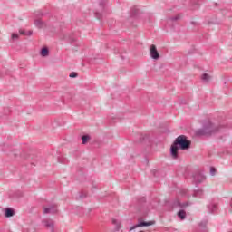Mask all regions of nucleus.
<instances>
[{"mask_svg": "<svg viewBox=\"0 0 232 232\" xmlns=\"http://www.w3.org/2000/svg\"><path fill=\"white\" fill-rule=\"evenodd\" d=\"M11 39H12V41H15V39H19V34L13 33Z\"/></svg>", "mask_w": 232, "mask_h": 232, "instance_id": "nucleus-12", "label": "nucleus"}, {"mask_svg": "<svg viewBox=\"0 0 232 232\" xmlns=\"http://www.w3.org/2000/svg\"><path fill=\"white\" fill-rule=\"evenodd\" d=\"M95 15L98 19H102V14L101 13H95Z\"/></svg>", "mask_w": 232, "mask_h": 232, "instance_id": "nucleus-15", "label": "nucleus"}, {"mask_svg": "<svg viewBox=\"0 0 232 232\" xmlns=\"http://www.w3.org/2000/svg\"><path fill=\"white\" fill-rule=\"evenodd\" d=\"M19 32H20L21 35H26V32L25 31L20 30Z\"/></svg>", "mask_w": 232, "mask_h": 232, "instance_id": "nucleus-17", "label": "nucleus"}, {"mask_svg": "<svg viewBox=\"0 0 232 232\" xmlns=\"http://www.w3.org/2000/svg\"><path fill=\"white\" fill-rule=\"evenodd\" d=\"M150 55L151 59H154L155 61L160 59V53H159V51L157 50V46L155 44L150 45Z\"/></svg>", "mask_w": 232, "mask_h": 232, "instance_id": "nucleus-2", "label": "nucleus"}, {"mask_svg": "<svg viewBox=\"0 0 232 232\" xmlns=\"http://www.w3.org/2000/svg\"><path fill=\"white\" fill-rule=\"evenodd\" d=\"M88 140H90V136L84 135L82 137V144H88Z\"/></svg>", "mask_w": 232, "mask_h": 232, "instance_id": "nucleus-9", "label": "nucleus"}, {"mask_svg": "<svg viewBox=\"0 0 232 232\" xmlns=\"http://www.w3.org/2000/svg\"><path fill=\"white\" fill-rule=\"evenodd\" d=\"M34 25L36 28H44L46 26V23L43 22L41 19L34 20Z\"/></svg>", "mask_w": 232, "mask_h": 232, "instance_id": "nucleus-4", "label": "nucleus"}, {"mask_svg": "<svg viewBox=\"0 0 232 232\" xmlns=\"http://www.w3.org/2000/svg\"><path fill=\"white\" fill-rule=\"evenodd\" d=\"M32 34H34V32L33 31H29L28 34H26L25 35H29L30 36V35H32Z\"/></svg>", "mask_w": 232, "mask_h": 232, "instance_id": "nucleus-18", "label": "nucleus"}, {"mask_svg": "<svg viewBox=\"0 0 232 232\" xmlns=\"http://www.w3.org/2000/svg\"><path fill=\"white\" fill-rule=\"evenodd\" d=\"M179 19H180V16L177 15V16L169 18V21H179Z\"/></svg>", "mask_w": 232, "mask_h": 232, "instance_id": "nucleus-13", "label": "nucleus"}, {"mask_svg": "<svg viewBox=\"0 0 232 232\" xmlns=\"http://www.w3.org/2000/svg\"><path fill=\"white\" fill-rule=\"evenodd\" d=\"M198 5H196L195 7L192 8V10H198Z\"/></svg>", "mask_w": 232, "mask_h": 232, "instance_id": "nucleus-19", "label": "nucleus"}, {"mask_svg": "<svg viewBox=\"0 0 232 232\" xmlns=\"http://www.w3.org/2000/svg\"><path fill=\"white\" fill-rule=\"evenodd\" d=\"M113 224H117V220H112Z\"/></svg>", "mask_w": 232, "mask_h": 232, "instance_id": "nucleus-22", "label": "nucleus"}, {"mask_svg": "<svg viewBox=\"0 0 232 232\" xmlns=\"http://www.w3.org/2000/svg\"><path fill=\"white\" fill-rule=\"evenodd\" d=\"M215 171H216L215 168H211L210 169L211 175H215Z\"/></svg>", "mask_w": 232, "mask_h": 232, "instance_id": "nucleus-16", "label": "nucleus"}, {"mask_svg": "<svg viewBox=\"0 0 232 232\" xmlns=\"http://www.w3.org/2000/svg\"><path fill=\"white\" fill-rule=\"evenodd\" d=\"M57 208L55 207H47L44 208V213H55Z\"/></svg>", "mask_w": 232, "mask_h": 232, "instance_id": "nucleus-7", "label": "nucleus"}, {"mask_svg": "<svg viewBox=\"0 0 232 232\" xmlns=\"http://www.w3.org/2000/svg\"><path fill=\"white\" fill-rule=\"evenodd\" d=\"M75 38H71V43H75Z\"/></svg>", "mask_w": 232, "mask_h": 232, "instance_id": "nucleus-20", "label": "nucleus"}, {"mask_svg": "<svg viewBox=\"0 0 232 232\" xmlns=\"http://www.w3.org/2000/svg\"><path fill=\"white\" fill-rule=\"evenodd\" d=\"M201 80L203 81V82L208 83L209 82V81H211V76L208 72H204L201 75Z\"/></svg>", "mask_w": 232, "mask_h": 232, "instance_id": "nucleus-5", "label": "nucleus"}, {"mask_svg": "<svg viewBox=\"0 0 232 232\" xmlns=\"http://www.w3.org/2000/svg\"><path fill=\"white\" fill-rule=\"evenodd\" d=\"M153 224H155V222H153V221L141 222V223H140V224H138V225L132 227L130 228V231H133V229H137V227H144V226H153Z\"/></svg>", "mask_w": 232, "mask_h": 232, "instance_id": "nucleus-3", "label": "nucleus"}, {"mask_svg": "<svg viewBox=\"0 0 232 232\" xmlns=\"http://www.w3.org/2000/svg\"><path fill=\"white\" fill-rule=\"evenodd\" d=\"M5 217L7 218L14 217V210H12L11 208H7L5 210Z\"/></svg>", "mask_w": 232, "mask_h": 232, "instance_id": "nucleus-10", "label": "nucleus"}, {"mask_svg": "<svg viewBox=\"0 0 232 232\" xmlns=\"http://www.w3.org/2000/svg\"><path fill=\"white\" fill-rule=\"evenodd\" d=\"M178 217H179L181 220H184V218H186V212L184 210L178 212Z\"/></svg>", "mask_w": 232, "mask_h": 232, "instance_id": "nucleus-11", "label": "nucleus"}, {"mask_svg": "<svg viewBox=\"0 0 232 232\" xmlns=\"http://www.w3.org/2000/svg\"><path fill=\"white\" fill-rule=\"evenodd\" d=\"M49 53L50 50H48L47 47H44L40 52V55H42V57H48Z\"/></svg>", "mask_w": 232, "mask_h": 232, "instance_id": "nucleus-6", "label": "nucleus"}, {"mask_svg": "<svg viewBox=\"0 0 232 232\" xmlns=\"http://www.w3.org/2000/svg\"><path fill=\"white\" fill-rule=\"evenodd\" d=\"M179 146L180 150H189L191 141L185 135L179 136L171 145L170 153L173 159L179 157Z\"/></svg>", "mask_w": 232, "mask_h": 232, "instance_id": "nucleus-1", "label": "nucleus"}, {"mask_svg": "<svg viewBox=\"0 0 232 232\" xmlns=\"http://www.w3.org/2000/svg\"><path fill=\"white\" fill-rule=\"evenodd\" d=\"M99 5L102 7V10H104L106 8V5H108V0H100Z\"/></svg>", "mask_w": 232, "mask_h": 232, "instance_id": "nucleus-8", "label": "nucleus"}, {"mask_svg": "<svg viewBox=\"0 0 232 232\" xmlns=\"http://www.w3.org/2000/svg\"><path fill=\"white\" fill-rule=\"evenodd\" d=\"M69 77H71V79H75V77H77V72H72Z\"/></svg>", "mask_w": 232, "mask_h": 232, "instance_id": "nucleus-14", "label": "nucleus"}, {"mask_svg": "<svg viewBox=\"0 0 232 232\" xmlns=\"http://www.w3.org/2000/svg\"><path fill=\"white\" fill-rule=\"evenodd\" d=\"M191 24H195V25H197V24H198L197 22H191Z\"/></svg>", "mask_w": 232, "mask_h": 232, "instance_id": "nucleus-21", "label": "nucleus"}]
</instances>
